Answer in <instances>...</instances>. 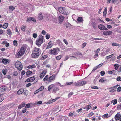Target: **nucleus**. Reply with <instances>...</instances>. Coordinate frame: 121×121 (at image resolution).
Here are the masks:
<instances>
[{"label":"nucleus","instance_id":"obj_10","mask_svg":"<svg viewBox=\"0 0 121 121\" xmlns=\"http://www.w3.org/2000/svg\"><path fill=\"white\" fill-rule=\"evenodd\" d=\"M39 49L36 47L34 48L33 51V52L34 53H35L37 54H39Z\"/></svg>","mask_w":121,"mask_h":121},{"label":"nucleus","instance_id":"obj_2","mask_svg":"<svg viewBox=\"0 0 121 121\" xmlns=\"http://www.w3.org/2000/svg\"><path fill=\"white\" fill-rule=\"evenodd\" d=\"M43 38L42 35L39 36V39L36 41V44L37 45H40L43 43Z\"/></svg>","mask_w":121,"mask_h":121},{"label":"nucleus","instance_id":"obj_61","mask_svg":"<svg viewBox=\"0 0 121 121\" xmlns=\"http://www.w3.org/2000/svg\"><path fill=\"white\" fill-rule=\"evenodd\" d=\"M104 79L103 78L101 79L99 81L100 82H104Z\"/></svg>","mask_w":121,"mask_h":121},{"label":"nucleus","instance_id":"obj_45","mask_svg":"<svg viewBox=\"0 0 121 121\" xmlns=\"http://www.w3.org/2000/svg\"><path fill=\"white\" fill-rule=\"evenodd\" d=\"M101 75V76H103L105 74V72L104 71H102L100 72Z\"/></svg>","mask_w":121,"mask_h":121},{"label":"nucleus","instance_id":"obj_43","mask_svg":"<svg viewBox=\"0 0 121 121\" xmlns=\"http://www.w3.org/2000/svg\"><path fill=\"white\" fill-rule=\"evenodd\" d=\"M30 104L29 103L27 104L26 105L25 108H29L30 107Z\"/></svg>","mask_w":121,"mask_h":121},{"label":"nucleus","instance_id":"obj_16","mask_svg":"<svg viewBox=\"0 0 121 121\" xmlns=\"http://www.w3.org/2000/svg\"><path fill=\"white\" fill-rule=\"evenodd\" d=\"M77 21L79 23L82 22H83V20L81 17H79L77 19Z\"/></svg>","mask_w":121,"mask_h":121},{"label":"nucleus","instance_id":"obj_39","mask_svg":"<svg viewBox=\"0 0 121 121\" xmlns=\"http://www.w3.org/2000/svg\"><path fill=\"white\" fill-rule=\"evenodd\" d=\"M33 36L34 38H36L37 36V35L36 33H33Z\"/></svg>","mask_w":121,"mask_h":121},{"label":"nucleus","instance_id":"obj_18","mask_svg":"<svg viewBox=\"0 0 121 121\" xmlns=\"http://www.w3.org/2000/svg\"><path fill=\"white\" fill-rule=\"evenodd\" d=\"M0 89L1 91H4L7 90V87L4 86L1 87L0 88Z\"/></svg>","mask_w":121,"mask_h":121},{"label":"nucleus","instance_id":"obj_34","mask_svg":"<svg viewBox=\"0 0 121 121\" xmlns=\"http://www.w3.org/2000/svg\"><path fill=\"white\" fill-rule=\"evenodd\" d=\"M13 44L15 46H17V45L18 43L17 41L16 40H14L13 41Z\"/></svg>","mask_w":121,"mask_h":121},{"label":"nucleus","instance_id":"obj_8","mask_svg":"<svg viewBox=\"0 0 121 121\" xmlns=\"http://www.w3.org/2000/svg\"><path fill=\"white\" fill-rule=\"evenodd\" d=\"M112 34V32L111 31H104L103 33L102 34L103 35H111Z\"/></svg>","mask_w":121,"mask_h":121},{"label":"nucleus","instance_id":"obj_6","mask_svg":"<svg viewBox=\"0 0 121 121\" xmlns=\"http://www.w3.org/2000/svg\"><path fill=\"white\" fill-rule=\"evenodd\" d=\"M49 52L50 54L55 55L57 54V49L56 48H54L53 50H51Z\"/></svg>","mask_w":121,"mask_h":121},{"label":"nucleus","instance_id":"obj_14","mask_svg":"<svg viewBox=\"0 0 121 121\" xmlns=\"http://www.w3.org/2000/svg\"><path fill=\"white\" fill-rule=\"evenodd\" d=\"M65 17L61 16H59V21H60V23L61 22H62L63 21Z\"/></svg>","mask_w":121,"mask_h":121},{"label":"nucleus","instance_id":"obj_58","mask_svg":"<svg viewBox=\"0 0 121 121\" xmlns=\"http://www.w3.org/2000/svg\"><path fill=\"white\" fill-rule=\"evenodd\" d=\"M63 41L66 45H68V43L66 40L65 39H64Z\"/></svg>","mask_w":121,"mask_h":121},{"label":"nucleus","instance_id":"obj_12","mask_svg":"<svg viewBox=\"0 0 121 121\" xmlns=\"http://www.w3.org/2000/svg\"><path fill=\"white\" fill-rule=\"evenodd\" d=\"M46 71L45 70L43 71L42 72V73L40 74V77L41 78H43L44 76L45 75Z\"/></svg>","mask_w":121,"mask_h":121},{"label":"nucleus","instance_id":"obj_19","mask_svg":"<svg viewBox=\"0 0 121 121\" xmlns=\"http://www.w3.org/2000/svg\"><path fill=\"white\" fill-rule=\"evenodd\" d=\"M2 61V63L4 64L7 63H9L8 60L7 59H3Z\"/></svg>","mask_w":121,"mask_h":121},{"label":"nucleus","instance_id":"obj_44","mask_svg":"<svg viewBox=\"0 0 121 121\" xmlns=\"http://www.w3.org/2000/svg\"><path fill=\"white\" fill-rule=\"evenodd\" d=\"M18 75V73L17 71H14L13 74V76H17Z\"/></svg>","mask_w":121,"mask_h":121},{"label":"nucleus","instance_id":"obj_3","mask_svg":"<svg viewBox=\"0 0 121 121\" xmlns=\"http://www.w3.org/2000/svg\"><path fill=\"white\" fill-rule=\"evenodd\" d=\"M58 9L59 12L63 14L67 15L69 13L65 11V8L62 7H60L58 8Z\"/></svg>","mask_w":121,"mask_h":121},{"label":"nucleus","instance_id":"obj_49","mask_svg":"<svg viewBox=\"0 0 121 121\" xmlns=\"http://www.w3.org/2000/svg\"><path fill=\"white\" fill-rule=\"evenodd\" d=\"M25 73V72L24 70H22L21 72V76H23Z\"/></svg>","mask_w":121,"mask_h":121},{"label":"nucleus","instance_id":"obj_41","mask_svg":"<svg viewBox=\"0 0 121 121\" xmlns=\"http://www.w3.org/2000/svg\"><path fill=\"white\" fill-rule=\"evenodd\" d=\"M50 37V35L49 34H47L46 35V38L47 39H48Z\"/></svg>","mask_w":121,"mask_h":121},{"label":"nucleus","instance_id":"obj_1","mask_svg":"<svg viewBox=\"0 0 121 121\" xmlns=\"http://www.w3.org/2000/svg\"><path fill=\"white\" fill-rule=\"evenodd\" d=\"M26 48L24 46H22L19 52H18L16 57L17 58L20 57L24 54L26 50Z\"/></svg>","mask_w":121,"mask_h":121},{"label":"nucleus","instance_id":"obj_51","mask_svg":"<svg viewBox=\"0 0 121 121\" xmlns=\"http://www.w3.org/2000/svg\"><path fill=\"white\" fill-rule=\"evenodd\" d=\"M6 70H5L4 69L3 70V73L4 75H5L6 73Z\"/></svg>","mask_w":121,"mask_h":121},{"label":"nucleus","instance_id":"obj_26","mask_svg":"<svg viewBox=\"0 0 121 121\" xmlns=\"http://www.w3.org/2000/svg\"><path fill=\"white\" fill-rule=\"evenodd\" d=\"M64 25L66 26V28H68L70 27V24L69 23H67L64 24Z\"/></svg>","mask_w":121,"mask_h":121},{"label":"nucleus","instance_id":"obj_38","mask_svg":"<svg viewBox=\"0 0 121 121\" xmlns=\"http://www.w3.org/2000/svg\"><path fill=\"white\" fill-rule=\"evenodd\" d=\"M53 84H52L49 86L48 87V90L49 91H50V89L52 87Z\"/></svg>","mask_w":121,"mask_h":121},{"label":"nucleus","instance_id":"obj_52","mask_svg":"<svg viewBox=\"0 0 121 121\" xmlns=\"http://www.w3.org/2000/svg\"><path fill=\"white\" fill-rule=\"evenodd\" d=\"M44 86H42L39 89L40 91L43 90L44 89Z\"/></svg>","mask_w":121,"mask_h":121},{"label":"nucleus","instance_id":"obj_23","mask_svg":"<svg viewBox=\"0 0 121 121\" xmlns=\"http://www.w3.org/2000/svg\"><path fill=\"white\" fill-rule=\"evenodd\" d=\"M8 23H5L4 24L3 26L2 27L6 29L8 27Z\"/></svg>","mask_w":121,"mask_h":121},{"label":"nucleus","instance_id":"obj_24","mask_svg":"<svg viewBox=\"0 0 121 121\" xmlns=\"http://www.w3.org/2000/svg\"><path fill=\"white\" fill-rule=\"evenodd\" d=\"M91 24L93 27L94 29H95L96 28V25L95 23L94 22H92L91 23Z\"/></svg>","mask_w":121,"mask_h":121},{"label":"nucleus","instance_id":"obj_21","mask_svg":"<svg viewBox=\"0 0 121 121\" xmlns=\"http://www.w3.org/2000/svg\"><path fill=\"white\" fill-rule=\"evenodd\" d=\"M39 20H41L43 18V16L41 13H40L39 14Z\"/></svg>","mask_w":121,"mask_h":121},{"label":"nucleus","instance_id":"obj_17","mask_svg":"<svg viewBox=\"0 0 121 121\" xmlns=\"http://www.w3.org/2000/svg\"><path fill=\"white\" fill-rule=\"evenodd\" d=\"M52 42L51 41H50L48 45L46 47V49L49 48H50L52 46Z\"/></svg>","mask_w":121,"mask_h":121},{"label":"nucleus","instance_id":"obj_42","mask_svg":"<svg viewBox=\"0 0 121 121\" xmlns=\"http://www.w3.org/2000/svg\"><path fill=\"white\" fill-rule=\"evenodd\" d=\"M117 80L118 81H121V77L119 76L118 77L117 79Z\"/></svg>","mask_w":121,"mask_h":121},{"label":"nucleus","instance_id":"obj_11","mask_svg":"<svg viewBox=\"0 0 121 121\" xmlns=\"http://www.w3.org/2000/svg\"><path fill=\"white\" fill-rule=\"evenodd\" d=\"M55 75H53L50 77L48 78V82H51L52 80L55 79Z\"/></svg>","mask_w":121,"mask_h":121},{"label":"nucleus","instance_id":"obj_56","mask_svg":"<svg viewBox=\"0 0 121 121\" xmlns=\"http://www.w3.org/2000/svg\"><path fill=\"white\" fill-rule=\"evenodd\" d=\"M117 91L118 92H120L121 91V87L119 86L118 88Z\"/></svg>","mask_w":121,"mask_h":121},{"label":"nucleus","instance_id":"obj_5","mask_svg":"<svg viewBox=\"0 0 121 121\" xmlns=\"http://www.w3.org/2000/svg\"><path fill=\"white\" fill-rule=\"evenodd\" d=\"M98 27L99 29L103 30H107L108 29L106 28L105 27L104 25L100 24L98 26Z\"/></svg>","mask_w":121,"mask_h":121},{"label":"nucleus","instance_id":"obj_59","mask_svg":"<svg viewBox=\"0 0 121 121\" xmlns=\"http://www.w3.org/2000/svg\"><path fill=\"white\" fill-rule=\"evenodd\" d=\"M76 54L78 55H82V53L80 52H76Z\"/></svg>","mask_w":121,"mask_h":121},{"label":"nucleus","instance_id":"obj_32","mask_svg":"<svg viewBox=\"0 0 121 121\" xmlns=\"http://www.w3.org/2000/svg\"><path fill=\"white\" fill-rule=\"evenodd\" d=\"M59 90V88L58 87H55L53 90V92H55L56 91L58 90Z\"/></svg>","mask_w":121,"mask_h":121},{"label":"nucleus","instance_id":"obj_55","mask_svg":"<svg viewBox=\"0 0 121 121\" xmlns=\"http://www.w3.org/2000/svg\"><path fill=\"white\" fill-rule=\"evenodd\" d=\"M117 108L118 109H121V103L120 105H118L117 106Z\"/></svg>","mask_w":121,"mask_h":121},{"label":"nucleus","instance_id":"obj_40","mask_svg":"<svg viewBox=\"0 0 121 121\" xmlns=\"http://www.w3.org/2000/svg\"><path fill=\"white\" fill-rule=\"evenodd\" d=\"M33 78L30 77L28 78L27 79V80H26V82H30V80L32 81V80L31 79L30 80V79L31 78Z\"/></svg>","mask_w":121,"mask_h":121},{"label":"nucleus","instance_id":"obj_28","mask_svg":"<svg viewBox=\"0 0 121 121\" xmlns=\"http://www.w3.org/2000/svg\"><path fill=\"white\" fill-rule=\"evenodd\" d=\"M26 27V26L22 25L21 27V29L23 31H25V28Z\"/></svg>","mask_w":121,"mask_h":121},{"label":"nucleus","instance_id":"obj_60","mask_svg":"<svg viewBox=\"0 0 121 121\" xmlns=\"http://www.w3.org/2000/svg\"><path fill=\"white\" fill-rule=\"evenodd\" d=\"M86 43H84L82 44V48H83L86 45Z\"/></svg>","mask_w":121,"mask_h":121},{"label":"nucleus","instance_id":"obj_54","mask_svg":"<svg viewBox=\"0 0 121 121\" xmlns=\"http://www.w3.org/2000/svg\"><path fill=\"white\" fill-rule=\"evenodd\" d=\"M107 13V12L104 11L103 12V16L104 17H105Z\"/></svg>","mask_w":121,"mask_h":121},{"label":"nucleus","instance_id":"obj_33","mask_svg":"<svg viewBox=\"0 0 121 121\" xmlns=\"http://www.w3.org/2000/svg\"><path fill=\"white\" fill-rule=\"evenodd\" d=\"M114 66L115 67V70H117L119 67V65L117 64H115L114 65Z\"/></svg>","mask_w":121,"mask_h":121},{"label":"nucleus","instance_id":"obj_50","mask_svg":"<svg viewBox=\"0 0 121 121\" xmlns=\"http://www.w3.org/2000/svg\"><path fill=\"white\" fill-rule=\"evenodd\" d=\"M25 105V104L24 102H22L21 104V105L22 107H24Z\"/></svg>","mask_w":121,"mask_h":121},{"label":"nucleus","instance_id":"obj_15","mask_svg":"<svg viewBox=\"0 0 121 121\" xmlns=\"http://www.w3.org/2000/svg\"><path fill=\"white\" fill-rule=\"evenodd\" d=\"M91 108V105L90 104L87 105L84 108H83V109H85L87 111H88L89 109H90Z\"/></svg>","mask_w":121,"mask_h":121},{"label":"nucleus","instance_id":"obj_29","mask_svg":"<svg viewBox=\"0 0 121 121\" xmlns=\"http://www.w3.org/2000/svg\"><path fill=\"white\" fill-rule=\"evenodd\" d=\"M48 75H46L44 77L43 79V80L45 81H48Z\"/></svg>","mask_w":121,"mask_h":121},{"label":"nucleus","instance_id":"obj_4","mask_svg":"<svg viewBox=\"0 0 121 121\" xmlns=\"http://www.w3.org/2000/svg\"><path fill=\"white\" fill-rule=\"evenodd\" d=\"M86 81L80 82L77 83H75L74 85L78 86H81L85 85L86 83Z\"/></svg>","mask_w":121,"mask_h":121},{"label":"nucleus","instance_id":"obj_35","mask_svg":"<svg viewBox=\"0 0 121 121\" xmlns=\"http://www.w3.org/2000/svg\"><path fill=\"white\" fill-rule=\"evenodd\" d=\"M62 56L61 55H59L56 57V59L57 60H59L61 59L62 57Z\"/></svg>","mask_w":121,"mask_h":121},{"label":"nucleus","instance_id":"obj_57","mask_svg":"<svg viewBox=\"0 0 121 121\" xmlns=\"http://www.w3.org/2000/svg\"><path fill=\"white\" fill-rule=\"evenodd\" d=\"M31 85V84L30 83H29L28 84H26V86L28 87L30 86Z\"/></svg>","mask_w":121,"mask_h":121},{"label":"nucleus","instance_id":"obj_63","mask_svg":"<svg viewBox=\"0 0 121 121\" xmlns=\"http://www.w3.org/2000/svg\"><path fill=\"white\" fill-rule=\"evenodd\" d=\"M107 27L108 29H110L112 28V26L110 25H107Z\"/></svg>","mask_w":121,"mask_h":121},{"label":"nucleus","instance_id":"obj_36","mask_svg":"<svg viewBox=\"0 0 121 121\" xmlns=\"http://www.w3.org/2000/svg\"><path fill=\"white\" fill-rule=\"evenodd\" d=\"M113 55H114L113 54H112L111 55H110L107 56L106 57V58L107 59H108L112 57L113 56Z\"/></svg>","mask_w":121,"mask_h":121},{"label":"nucleus","instance_id":"obj_20","mask_svg":"<svg viewBox=\"0 0 121 121\" xmlns=\"http://www.w3.org/2000/svg\"><path fill=\"white\" fill-rule=\"evenodd\" d=\"M16 68H17L19 70H21L22 69V64H20V65L18 66L15 67Z\"/></svg>","mask_w":121,"mask_h":121},{"label":"nucleus","instance_id":"obj_27","mask_svg":"<svg viewBox=\"0 0 121 121\" xmlns=\"http://www.w3.org/2000/svg\"><path fill=\"white\" fill-rule=\"evenodd\" d=\"M32 73V72L30 71H28L26 73V75L27 76H28L31 74Z\"/></svg>","mask_w":121,"mask_h":121},{"label":"nucleus","instance_id":"obj_53","mask_svg":"<svg viewBox=\"0 0 121 121\" xmlns=\"http://www.w3.org/2000/svg\"><path fill=\"white\" fill-rule=\"evenodd\" d=\"M117 100L116 99H114V102H113V104L114 105H115L116 104H117Z\"/></svg>","mask_w":121,"mask_h":121},{"label":"nucleus","instance_id":"obj_30","mask_svg":"<svg viewBox=\"0 0 121 121\" xmlns=\"http://www.w3.org/2000/svg\"><path fill=\"white\" fill-rule=\"evenodd\" d=\"M20 64H22L20 62H16L15 64V67L18 66L20 65Z\"/></svg>","mask_w":121,"mask_h":121},{"label":"nucleus","instance_id":"obj_25","mask_svg":"<svg viewBox=\"0 0 121 121\" xmlns=\"http://www.w3.org/2000/svg\"><path fill=\"white\" fill-rule=\"evenodd\" d=\"M7 33L8 35H11L12 33L11 31L9 29H8L7 30Z\"/></svg>","mask_w":121,"mask_h":121},{"label":"nucleus","instance_id":"obj_7","mask_svg":"<svg viewBox=\"0 0 121 121\" xmlns=\"http://www.w3.org/2000/svg\"><path fill=\"white\" fill-rule=\"evenodd\" d=\"M115 118L116 120H117L121 119V115L119 113L117 114L115 116Z\"/></svg>","mask_w":121,"mask_h":121},{"label":"nucleus","instance_id":"obj_31","mask_svg":"<svg viewBox=\"0 0 121 121\" xmlns=\"http://www.w3.org/2000/svg\"><path fill=\"white\" fill-rule=\"evenodd\" d=\"M9 9L12 11H13L15 9L14 7L12 6H10L9 7Z\"/></svg>","mask_w":121,"mask_h":121},{"label":"nucleus","instance_id":"obj_62","mask_svg":"<svg viewBox=\"0 0 121 121\" xmlns=\"http://www.w3.org/2000/svg\"><path fill=\"white\" fill-rule=\"evenodd\" d=\"M98 56V53L95 54L94 56V58H96Z\"/></svg>","mask_w":121,"mask_h":121},{"label":"nucleus","instance_id":"obj_48","mask_svg":"<svg viewBox=\"0 0 121 121\" xmlns=\"http://www.w3.org/2000/svg\"><path fill=\"white\" fill-rule=\"evenodd\" d=\"M31 20H32V17L28 18L26 21L27 22H29L31 21Z\"/></svg>","mask_w":121,"mask_h":121},{"label":"nucleus","instance_id":"obj_47","mask_svg":"<svg viewBox=\"0 0 121 121\" xmlns=\"http://www.w3.org/2000/svg\"><path fill=\"white\" fill-rule=\"evenodd\" d=\"M91 88L92 89H98V87L96 86H93L91 87Z\"/></svg>","mask_w":121,"mask_h":121},{"label":"nucleus","instance_id":"obj_13","mask_svg":"<svg viewBox=\"0 0 121 121\" xmlns=\"http://www.w3.org/2000/svg\"><path fill=\"white\" fill-rule=\"evenodd\" d=\"M24 91V89L23 88L19 89L17 92V94L19 95L22 94Z\"/></svg>","mask_w":121,"mask_h":121},{"label":"nucleus","instance_id":"obj_9","mask_svg":"<svg viewBox=\"0 0 121 121\" xmlns=\"http://www.w3.org/2000/svg\"><path fill=\"white\" fill-rule=\"evenodd\" d=\"M39 55V54H37L36 53L33 52L31 56L32 58H37L38 57V56Z\"/></svg>","mask_w":121,"mask_h":121},{"label":"nucleus","instance_id":"obj_46","mask_svg":"<svg viewBox=\"0 0 121 121\" xmlns=\"http://www.w3.org/2000/svg\"><path fill=\"white\" fill-rule=\"evenodd\" d=\"M73 94V92H71L69 93L68 95V97L69 98Z\"/></svg>","mask_w":121,"mask_h":121},{"label":"nucleus","instance_id":"obj_64","mask_svg":"<svg viewBox=\"0 0 121 121\" xmlns=\"http://www.w3.org/2000/svg\"><path fill=\"white\" fill-rule=\"evenodd\" d=\"M47 57V56L46 55H45L43 56L42 57V58H43V59L46 58Z\"/></svg>","mask_w":121,"mask_h":121},{"label":"nucleus","instance_id":"obj_37","mask_svg":"<svg viewBox=\"0 0 121 121\" xmlns=\"http://www.w3.org/2000/svg\"><path fill=\"white\" fill-rule=\"evenodd\" d=\"M109 91L113 93L114 92V89L111 88L109 89Z\"/></svg>","mask_w":121,"mask_h":121},{"label":"nucleus","instance_id":"obj_22","mask_svg":"<svg viewBox=\"0 0 121 121\" xmlns=\"http://www.w3.org/2000/svg\"><path fill=\"white\" fill-rule=\"evenodd\" d=\"M47 20L48 21H49L52 17V16L50 14H48L47 15Z\"/></svg>","mask_w":121,"mask_h":121}]
</instances>
